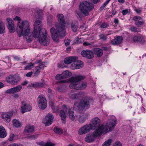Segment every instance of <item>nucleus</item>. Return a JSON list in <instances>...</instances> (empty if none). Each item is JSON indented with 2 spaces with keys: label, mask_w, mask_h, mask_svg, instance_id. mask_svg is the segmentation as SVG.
Wrapping results in <instances>:
<instances>
[{
  "label": "nucleus",
  "mask_w": 146,
  "mask_h": 146,
  "mask_svg": "<svg viewBox=\"0 0 146 146\" xmlns=\"http://www.w3.org/2000/svg\"><path fill=\"white\" fill-rule=\"evenodd\" d=\"M15 135L14 134L10 135V137L9 139V140L10 141H11L15 140L14 137Z\"/></svg>",
  "instance_id": "52"
},
{
  "label": "nucleus",
  "mask_w": 146,
  "mask_h": 146,
  "mask_svg": "<svg viewBox=\"0 0 146 146\" xmlns=\"http://www.w3.org/2000/svg\"><path fill=\"white\" fill-rule=\"evenodd\" d=\"M109 26V25L106 23H102L100 26V27L102 28H107Z\"/></svg>",
  "instance_id": "46"
},
{
  "label": "nucleus",
  "mask_w": 146,
  "mask_h": 146,
  "mask_svg": "<svg viewBox=\"0 0 146 146\" xmlns=\"http://www.w3.org/2000/svg\"><path fill=\"white\" fill-rule=\"evenodd\" d=\"M87 85V83H71L69 87L70 88L77 90H83L86 88Z\"/></svg>",
  "instance_id": "9"
},
{
  "label": "nucleus",
  "mask_w": 146,
  "mask_h": 146,
  "mask_svg": "<svg viewBox=\"0 0 146 146\" xmlns=\"http://www.w3.org/2000/svg\"><path fill=\"white\" fill-rule=\"evenodd\" d=\"M34 131V127L30 125H28L27 126L25 130V132L26 133H31Z\"/></svg>",
  "instance_id": "25"
},
{
  "label": "nucleus",
  "mask_w": 146,
  "mask_h": 146,
  "mask_svg": "<svg viewBox=\"0 0 146 146\" xmlns=\"http://www.w3.org/2000/svg\"><path fill=\"white\" fill-rule=\"evenodd\" d=\"M14 60L16 61H19L20 60V58L17 56H14L13 57Z\"/></svg>",
  "instance_id": "54"
},
{
  "label": "nucleus",
  "mask_w": 146,
  "mask_h": 146,
  "mask_svg": "<svg viewBox=\"0 0 146 146\" xmlns=\"http://www.w3.org/2000/svg\"><path fill=\"white\" fill-rule=\"evenodd\" d=\"M14 20H17L19 22L17 23V32L18 36L20 37L23 35H27L30 31L29 24L28 21H21L20 18L16 16L13 19Z\"/></svg>",
  "instance_id": "3"
},
{
  "label": "nucleus",
  "mask_w": 146,
  "mask_h": 146,
  "mask_svg": "<svg viewBox=\"0 0 146 146\" xmlns=\"http://www.w3.org/2000/svg\"><path fill=\"white\" fill-rule=\"evenodd\" d=\"M128 10L127 9H125L122 11V14L123 15H125L127 14L128 13Z\"/></svg>",
  "instance_id": "53"
},
{
  "label": "nucleus",
  "mask_w": 146,
  "mask_h": 146,
  "mask_svg": "<svg viewBox=\"0 0 146 146\" xmlns=\"http://www.w3.org/2000/svg\"><path fill=\"white\" fill-rule=\"evenodd\" d=\"M133 40L134 42H139L142 44L145 42L144 37L141 35L135 36L133 38Z\"/></svg>",
  "instance_id": "20"
},
{
  "label": "nucleus",
  "mask_w": 146,
  "mask_h": 146,
  "mask_svg": "<svg viewBox=\"0 0 146 146\" xmlns=\"http://www.w3.org/2000/svg\"><path fill=\"white\" fill-rule=\"evenodd\" d=\"M62 106H52V108L53 110L55 112H57L59 111V110L60 109H61Z\"/></svg>",
  "instance_id": "39"
},
{
  "label": "nucleus",
  "mask_w": 146,
  "mask_h": 146,
  "mask_svg": "<svg viewBox=\"0 0 146 146\" xmlns=\"http://www.w3.org/2000/svg\"><path fill=\"white\" fill-rule=\"evenodd\" d=\"M40 70L41 68L40 66L35 67L33 71L34 76H38L40 72Z\"/></svg>",
  "instance_id": "31"
},
{
  "label": "nucleus",
  "mask_w": 146,
  "mask_h": 146,
  "mask_svg": "<svg viewBox=\"0 0 146 146\" xmlns=\"http://www.w3.org/2000/svg\"><path fill=\"white\" fill-rule=\"evenodd\" d=\"M54 131L55 133L58 134H61L63 132L62 129L56 127L54 128Z\"/></svg>",
  "instance_id": "38"
},
{
  "label": "nucleus",
  "mask_w": 146,
  "mask_h": 146,
  "mask_svg": "<svg viewBox=\"0 0 146 146\" xmlns=\"http://www.w3.org/2000/svg\"><path fill=\"white\" fill-rule=\"evenodd\" d=\"M110 0H107L101 6L100 9L101 10H103L106 5L108 3Z\"/></svg>",
  "instance_id": "42"
},
{
  "label": "nucleus",
  "mask_w": 146,
  "mask_h": 146,
  "mask_svg": "<svg viewBox=\"0 0 146 146\" xmlns=\"http://www.w3.org/2000/svg\"><path fill=\"white\" fill-rule=\"evenodd\" d=\"M31 110V106L29 104L26 103L25 101L22 102L21 110L23 113H24L26 112L30 111Z\"/></svg>",
  "instance_id": "14"
},
{
  "label": "nucleus",
  "mask_w": 146,
  "mask_h": 146,
  "mask_svg": "<svg viewBox=\"0 0 146 146\" xmlns=\"http://www.w3.org/2000/svg\"><path fill=\"white\" fill-rule=\"evenodd\" d=\"M85 46H88L92 44H90V43H88V42H84L83 44Z\"/></svg>",
  "instance_id": "60"
},
{
  "label": "nucleus",
  "mask_w": 146,
  "mask_h": 146,
  "mask_svg": "<svg viewBox=\"0 0 146 146\" xmlns=\"http://www.w3.org/2000/svg\"><path fill=\"white\" fill-rule=\"evenodd\" d=\"M53 116L52 114H48L42 120V123L45 124L46 126H48L52 123Z\"/></svg>",
  "instance_id": "11"
},
{
  "label": "nucleus",
  "mask_w": 146,
  "mask_h": 146,
  "mask_svg": "<svg viewBox=\"0 0 146 146\" xmlns=\"http://www.w3.org/2000/svg\"><path fill=\"white\" fill-rule=\"evenodd\" d=\"M112 141L113 140L112 139H109L104 143L102 146H110Z\"/></svg>",
  "instance_id": "36"
},
{
  "label": "nucleus",
  "mask_w": 146,
  "mask_h": 146,
  "mask_svg": "<svg viewBox=\"0 0 146 146\" xmlns=\"http://www.w3.org/2000/svg\"><path fill=\"white\" fill-rule=\"evenodd\" d=\"M100 39L104 40H106L107 39V37L104 34H101L99 35Z\"/></svg>",
  "instance_id": "49"
},
{
  "label": "nucleus",
  "mask_w": 146,
  "mask_h": 146,
  "mask_svg": "<svg viewBox=\"0 0 146 146\" xmlns=\"http://www.w3.org/2000/svg\"><path fill=\"white\" fill-rule=\"evenodd\" d=\"M67 108L65 105L62 106L61 109L60 110L59 115L61 117L62 120L65 122L66 117Z\"/></svg>",
  "instance_id": "13"
},
{
  "label": "nucleus",
  "mask_w": 146,
  "mask_h": 146,
  "mask_svg": "<svg viewBox=\"0 0 146 146\" xmlns=\"http://www.w3.org/2000/svg\"><path fill=\"white\" fill-rule=\"evenodd\" d=\"M94 52L95 55L98 57L101 56L103 54L102 50L99 48H94Z\"/></svg>",
  "instance_id": "23"
},
{
  "label": "nucleus",
  "mask_w": 146,
  "mask_h": 146,
  "mask_svg": "<svg viewBox=\"0 0 146 146\" xmlns=\"http://www.w3.org/2000/svg\"><path fill=\"white\" fill-rule=\"evenodd\" d=\"M91 100L88 97L82 98L80 101V103L76 102L74 104V106H78V108L80 109H87L90 107V102Z\"/></svg>",
  "instance_id": "7"
},
{
  "label": "nucleus",
  "mask_w": 146,
  "mask_h": 146,
  "mask_svg": "<svg viewBox=\"0 0 146 146\" xmlns=\"http://www.w3.org/2000/svg\"><path fill=\"white\" fill-rule=\"evenodd\" d=\"M76 67L75 66L74 68H76V69L81 68L83 66V63L82 61L80 60H76Z\"/></svg>",
  "instance_id": "33"
},
{
  "label": "nucleus",
  "mask_w": 146,
  "mask_h": 146,
  "mask_svg": "<svg viewBox=\"0 0 146 146\" xmlns=\"http://www.w3.org/2000/svg\"><path fill=\"white\" fill-rule=\"evenodd\" d=\"M100 122L101 121L100 119L98 117H95L91 120V123L89 124H90L93 129H94L95 128L98 127L97 129H98L99 127L103 125L107 129V131L104 132L106 133L110 131L113 129L116 123V121L114 120L109 124L107 123L106 125H100Z\"/></svg>",
  "instance_id": "4"
},
{
  "label": "nucleus",
  "mask_w": 146,
  "mask_h": 146,
  "mask_svg": "<svg viewBox=\"0 0 146 146\" xmlns=\"http://www.w3.org/2000/svg\"><path fill=\"white\" fill-rule=\"evenodd\" d=\"M13 125L16 127H20L21 125V123L17 120L14 119L13 121Z\"/></svg>",
  "instance_id": "37"
},
{
  "label": "nucleus",
  "mask_w": 146,
  "mask_h": 146,
  "mask_svg": "<svg viewBox=\"0 0 146 146\" xmlns=\"http://www.w3.org/2000/svg\"><path fill=\"white\" fill-rule=\"evenodd\" d=\"M77 94L78 96V99L85 96V93L83 92H80L78 93H77Z\"/></svg>",
  "instance_id": "50"
},
{
  "label": "nucleus",
  "mask_w": 146,
  "mask_h": 146,
  "mask_svg": "<svg viewBox=\"0 0 146 146\" xmlns=\"http://www.w3.org/2000/svg\"><path fill=\"white\" fill-rule=\"evenodd\" d=\"M71 28L73 31H76L77 29V22L76 21L72 22L71 23Z\"/></svg>",
  "instance_id": "32"
},
{
  "label": "nucleus",
  "mask_w": 146,
  "mask_h": 146,
  "mask_svg": "<svg viewBox=\"0 0 146 146\" xmlns=\"http://www.w3.org/2000/svg\"><path fill=\"white\" fill-rule=\"evenodd\" d=\"M114 23L117 25L118 24L119 22V20L117 18H115L114 21Z\"/></svg>",
  "instance_id": "55"
},
{
  "label": "nucleus",
  "mask_w": 146,
  "mask_h": 146,
  "mask_svg": "<svg viewBox=\"0 0 146 146\" xmlns=\"http://www.w3.org/2000/svg\"><path fill=\"white\" fill-rule=\"evenodd\" d=\"M73 109L71 108L68 110L69 117L72 121H74L75 119V116L74 114Z\"/></svg>",
  "instance_id": "27"
},
{
  "label": "nucleus",
  "mask_w": 146,
  "mask_h": 146,
  "mask_svg": "<svg viewBox=\"0 0 146 146\" xmlns=\"http://www.w3.org/2000/svg\"><path fill=\"white\" fill-rule=\"evenodd\" d=\"M72 63L71 65V68L72 69H76V68H74V67H76V60L75 61L73 62Z\"/></svg>",
  "instance_id": "48"
},
{
  "label": "nucleus",
  "mask_w": 146,
  "mask_h": 146,
  "mask_svg": "<svg viewBox=\"0 0 146 146\" xmlns=\"http://www.w3.org/2000/svg\"><path fill=\"white\" fill-rule=\"evenodd\" d=\"M33 66L34 64L32 63H29L25 67V70H30L33 67Z\"/></svg>",
  "instance_id": "40"
},
{
  "label": "nucleus",
  "mask_w": 146,
  "mask_h": 146,
  "mask_svg": "<svg viewBox=\"0 0 146 146\" xmlns=\"http://www.w3.org/2000/svg\"><path fill=\"white\" fill-rule=\"evenodd\" d=\"M12 115V112H6L3 113L1 115V117L5 121L8 123L11 121Z\"/></svg>",
  "instance_id": "18"
},
{
  "label": "nucleus",
  "mask_w": 146,
  "mask_h": 146,
  "mask_svg": "<svg viewBox=\"0 0 146 146\" xmlns=\"http://www.w3.org/2000/svg\"><path fill=\"white\" fill-rule=\"evenodd\" d=\"M91 129H93L90 124H88L81 127L78 130V133L80 135H83L90 132Z\"/></svg>",
  "instance_id": "10"
},
{
  "label": "nucleus",
  "mask_w": 146,
  "mask_h": 146,
  "mask_svg": "<svg viewBox=\"0 0 146 146\" xmlns=\"http://www.w3.org/2000/svg\"><path fill=\"white\" fill-rule=\"evenodd\" d=\"M144 24V22L141 19V20H140V21H135V24L137 26H140L143 25Z\"/></svg>",
  "instance_id": "43"
},
{
  "label": "nucleus",
  "mask_w": 146,
  "mask_h": 146,
  "mask_svg": "<svg viewBox=\"0 0 146 146\" xmlns=\"http://www.w3.org/2000/svg\"><path fill=\"white\" fill-rule=\"evenodd\" d=\"M116 11H113L112 12V15H110V16L111 17H112L114 15L116 14Z\"/></svg>",
  "instance_id": "63"
},
{
  "label": "nucleus",
  "mask_w": 146,
  "mask_h": 146,
  "mask_svg": "<svg viewBox=\"0 0 146 146\" xmlns=\"http://www.w3.org/2000/svg\"><path fill=\"white\" fill-rule=\"evenodd\" d=\"M94 8V5L90 2L84 1L81 2L79 6V9L81 12L85 16L89 15V12Z\"/></svg>",
  "instance_id": "6"
},
{
  "label": "nucleus",
  "mask_w": 146,
  "mask_h": 146,
  "mask_svg": "<svg viewBox=\"0 0 146 146\" xmlns=\"http://www.w3.org/2000/svg\"><path fill=\"white\" fill-rule=\"evenodd\" d=\"M88 119V115H85L82 116L79 115L78 118V121L80 123H84L86 120Z\"/></svg>",
  "instance_id": "29"
},
{
  "label": "nucleus",
  "mask_w": 146,
  "mask_h": 146,
  "mask_svg": "<svg viewBox=\"0 0 146 146\" xmlns=\"http://www.w3.org/2000/svg\"><path fill=\"white\" fill-rule=\"evenodd\" d=\"M125 0H117L118 2L120 3L123 4L124 3Z\"/></svg>",
  "instance_id": "62"
},
{
  "label": "nucleus",
  "mask_w": 146,
  "mask_h": 146,
  "mask_svg": "<svg viewBox=\"0 0 146 146\" xmlns=\"http://www.w3.org/2000/svg\"><path fill=\"white\" fill-rule=\"evenodd\" d=\"M70 44V42L69 41H67L65 42V45L66 46H68Z\"/></svg>",
  "instance_id": "64"
},
{
  "label": "nucleus",
  "mask_w": 146,
  "mask_h": 146,
  "mask_svg": "<svg viewBox=\"0 0 146 146\" xmlns=\"http://www.w3.org/2000/svg\"><path fill=\"white\" fill-rule=\"evenodd\" d=\"M107 131V129L103 125L96 129L92 135L87 136L85 138V141L87 142H92L94 141V139L101 135L102 133Z\"/></svg>",
  "instance_id": "5"
},
{
  "label": "nucleus",
  "mask_w": 146,
  "mask_h": 146,
  "mask_svg": "<svg viewBox=\"0 0 146 146\" xmlns=\"http://www.w3.org/2000/svg\"><path fill=\"white\" fill-rule=\"evenodd\" d=\"M123 38L121 36H118L112 40L111 43L113 45H117L120 44L122 42Z\"/></svg>",
  "instance_id": "21"
},
{
  "label": "nucleus",
  "mask_w": 146,
  "mask_h": 146,
  "mask_svg": "<svg viewBox=\"0 0 146 146\" xmlns=\"http://www.w3.org/2000/svg\"><path fill=\"white\" fill-rule=\"evenodd\" d=\"M57 18L59 23L55 24L56 30L54 27L50 30L51 37L53 41L56 43L59 42V38H62L65 36L66 28L64 15L62 14H58Z\"/></svg>",
  "instance_id": "2"
},
{
  "label": "nucleus",
  "mask_w": 146,
  "mask_h": 146,
  "mask_svg": "<svg viewBox=\"0 0 146 146\" xmlns=\"http://www.w3.org/2000/svg\"><path fill=\"white\" fill-rule=\"evenodd\" d=\"M92 2L94 4H96L100 2V0H91Z\"/></svg>",
  "instance_id": "58"
},
{
  "label": "nucleus",
  "mask_w": 146,
  "mask_h": 146,
  "mask_svg": "<svg viewBox=\"0 0 146 146\" xmlns=\"http://www.w3.org/2000/svg\"><path fill=\"white\" fill-rule=\"evenodd\" d=\"M44 64V63L42 62L41 63H40L39 64V66H40V68H41V69L42 68H43V66Z\"/></svg>",
  "instance_id": "61"
},
{
  "label": "nucleus",
  "mask_w": 146,
  "mask_h": 146,
  "mask_svg": "<svg viewBox=\"0 0 146 146\" xmlns=\"http://www.w3.org/2000/svg\"><path fill=\"white\" fill-rule=\"evenodd\" d=\"M42 27V25L40 21L37 20L35 22L33 32L32 33L29 32L27 35L25 36L28 42L32 41L34 37L38 38L39 42L43 45L46 46L49 44L50 36L45 29L41 28Z\"/></svg>",
  "instance_id": "1"
},
{
  "label": "nucleus",
  "mask_w": 146,
  "mask_h": 146,
  "mask_svg": "<svg viewBox=\"0 0 146 146\" xmlns=\"http://www.w3.org/2000/svg\"><path fill=\"white\" fill-rule=\"evenodd\" d=\"M5 32V27L4 24L0 21V33Z\"/></svg>",
  "instance_id": "34"
},
{
  "label": "nucleus",
  "mask_w": 146,
  "mask_h": 146,
  "mask_svg": "<svg viewBox=\"0 0 146 146\" xmlns=\"http://www.w3.org/2000/svg\"><path fill=\"white\" fill-rule=\"evenodd\" d=\"M9 146H23V145L21 144L18 145L17 144L15 143H13L11 145H9Z\"/></svg>",
  "instance_id": "57"
},
{
  "label": "nucleus",
  "mask_w": 146,
  "mask_h": 146,
  "mask_svg": "<svg viewBox=\"0 0 146 146\" xmlns=\"http://www.w3.org/2000/svg\"><path fill=\"white\" fill-rule=\"evenodd\" d=\"M129 29L131 32L135 33L140 31V29L133 26L130 27L129 28Z\"/></svg>",
  "instance_id": "35"
},
{
  "label": "nucleus",
  "mask_w": 146,
  "mask_h": 146,
  "mask_svg": "<svg viewBox=\"0 0 146 146\" xmlns=\"http://www.w3.org/2000/svg\"><path fill=\"white\" fill-rule=\"evenodd\" d=\"M81 55L84 57L91 59L94 57L93 52L90 50H84L82 51Z\"/></svg>",
  "instance_id": "16"
},
{
  "label": "nucleus",
  "mask_w": 146,
  "mask_h": 146,
  "mask_svg": "<svg viewBox=\"0 0 146 146\" xmlns=\"http://www.w3.org/2000/svg\"><path fill=\"white\" fill-rule=\"evenodd\" d=\"M78 58L77 56H69L65 58L64 60V63L66 64H69L75 61Z\"/></svg>",
  "instance_id": "22"
},
{
  "label": "nucleus",
  "mask_w": 146,
  "mask_h": 146,
  "mask_svg": "<svg viewBox=\"0 0 146 146\" xmlns=\"http://www.w3.org/2000/svg\"><path fill=\"white\" fill-rule=\"evenodd\" d=\"M86 77L84 76L80 75H77L70 78L68 80V82H78L84 79Z\"/></svg>",
  "instance_id": "15"
},
{
  "label": "nucleus",
  "mask_w": 146,
  "mask_h": 146,
  "mask_svg": "<svg viewBox=\"0 0 146 146\" xmlns=\"http://www.w3.org/2000/svg\"><path fill=\"white\" fill-rule=\"evenodd\" d=\"M41 146H54V144L50 142H47L45 144H41Z\"/></svg>",
  "instance_id": "44"
},
{
  "label": "nucleus",
  "mask_w": 146,
  "mask_h": 146,
  "mask_svg": "<svg viewBox=\"0 0 146 146\" xmlns=\"http://www.w3.org/2000/svg\"><path fill=\"white\" fill-rule=\"evenodd\" d=\"M113 146H122V145L119 141H117L114 144Z\"/></svg>",
  "instance_id": "45"
},
{
  "label": "nucleus",
  "mask_w": 146,
  "mask_h": 146,
  "mask_svg": "<svg viewBox=\"0 0 146 146\" xmlns=\"http://www.w3.org/2000/svg\"><path fill=\"white\" fill-rule=\"evenodd\" d=\"M133 19L135 21H137L141 20L142 19L141 17L139 16H136L133 18Z\"/></svg>",
  "instance_id": "47"
},
{
  "label": "nucleus",
  "mask_w": 146,
  "mask_h": 146,
  "mask_svg": "<svg viewBox=\"0 0 146 146\" xmlns=\"http://www.w3.org/2000/svg\"><path fill=\"white\" fill-rule=\"evenodd\" d=\"M7 135V133L4 128L2 126H0V137L4 138Z\"/></svg>",
  "instance_id": "24"
},
{
  "label": "nucleus",
  "mask_w": 146,
  "mask_h": 146,
  "mask_svg": "<svg viewBox=\"0 0 146 146\" xmlns=\"http://www.w3.org/2000/svg\"><path fill=\"white\" fill-rule=\"evenodd\" d=\"M62 74L64 79L70 77L72 74V73L68 70L64 71Z\"/></svg>",
  "instance_id": "28"
},
{
  "label": "nucleus",
  "mask_w": 146,
  "mask_h": 146,
  "mask_svg": "<svg viewBox=\"0 0 146 146\" xmlns=\"http://www.w3.org/2000/svg\"><path fill=\"white\" fill-rule=\"evenodd\" d=\"M38 106L39 108L42 109H45L47 106V101L44 96L39 95L38 98Z\"/></svg>",
  "instance_id": "8"
},
{
  "label": "nucleus",
  "mask_w": 146,
  "mask_h": 146,
  "mask_svg": "<svg viewBox=\"0 0 146 146\" xmlns=\"http://www.w3.org/2000/svg\"><path fill=\"white\" fill-rule=\"evenodd\" d=\"M33 73L32 72H29L26 74V76L27 77H31Z\"/></svg>",
  "instance_id": "56"
},
{
  "label": "nucleus",
  "mask_w": 146,
  "mask_h": 146,
  "mask_svg": "<svg viewBox=\"0 0 146 146\" xmlns=\"http://www.w3.org/2000/svg\"><path fill=\"white\" fill-rule=\"evenodd\" d=\"M7 82H18L20 81L21 78L19 75H15L14 76L9 75L6 78Z\"/></svg>",
  "instance_id": "12"
},
{
  "label": "nucleus",
  "mask_w": 146,
  "mask_h": 146,
  "mask_svg": "<svg viewBox=\"0 0 146 146\" xmlns=\"http://www.w3.org/2000/svg\"><path fill=\"white\" fill-rule=\"evenodd\" d=\"M22 86L19 85L16 87H14L9 89L5 91L6 94H13L18 92L22 88Z\"/></svg>",
  "instance_id": "19"
},
{
  "label": "nucleus",
  "mask_w": 146,
  "mask_h": 146,
  "mask_svg": "<svg viewBox=\"0 0 146 146\" xmlns=\"http://www.w3.org/2000/svg\"><path fill=\"white\" fill-rule=\"evenodd\" d=\"M55 79L57 80L64 79L62 74H57L55 76Z\"/></svg>",
  "instance_id": "41"
},
{
  "label": "nucleus",
  "mask_w": 146,
  "mask_h": 146,
  "mask_svg": "<svg viewBox=\"0 0 146 146\" xmlns=\"http://www.w3.org/2000/svg\"><path fill=\"white\" fill-rule=\"evenodd\" d=\"M76 42L78 43H81L82 41V39L81 38H79L78 37L76 38Z\"/></svg>",
  "instance_id": "51"
},
{
  "label": "nucleus",
  "mask_w": 146,
  "mask_h": 146,
  "mask_svg": "<svg viewBox=\"0 0 146 146\" xmlns=\"http://www.w3.org/2000/svg\"><path fill=\"white\" fill-rule=\"evenodd\" d=\"M12 96L15 98H18L19 97V95L17 94H13L12 95Z\"/></svg>",
  "instance_id": "59"
},
{
  "label": "nucleus",
  "mask_w": 146,
  "mask_h": 146,
  "mask_svg": "<svg viewBox=\"0 0 146 146\" xmlns=\"http://www.w3.org/2000/svg\"><path fill=\"white\" fill-rule=\"evenodd\" d=\"M6 20L8 23L7 27L9 32L11 33H14L15 31V26L13 22L12 19L9 18H7Z\"/></svg>",
  "instance_id": "17"
},
{
  "label": "nucleus",
  "mask_w": 146,
  "mask_h": 146,
  "mask_svg": "<svg viewBox=\"0 0 146 146\" xmlns=\"http://www.w3.org/2000/svg\"><path fill=\"white\" fill-rule=\"evenodd\" d=\"M31 85L34 87H42L43 86V83H32L30 86H28L27 87L29 88V87H31Z\"/></svg>",
  "instance_id": "30"
},
{
  "label": "nucleus",
  "mask_w": 146,
  "mask_h": 146,
  "mask_svg": "<svg viewBox=\"0 0 146 146\" xmlns=\"http://www.w3.org/2000/svg\"><path fill=\"white\" fill-rule=\"evenodd\" d=\"M69 98L72 100H77L78 99V96L77 93H74L72 91L69 93Z\"/></svg>",
  "instance_id": "26"
}]
</instances>
